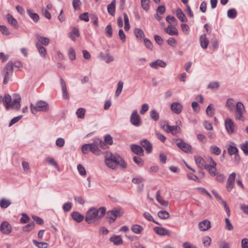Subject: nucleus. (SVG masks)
<instances>
[{
  "label": "nucleus",
  "instance_id": "1",
  "mask_svg": "<svg viewBox=\"0 0 248 248\" xmlns=\"http://www.w3.org/2000/svg\"><path fill=\"white\" fill-rule=\"evenodd\" d=\"M105 163L108 167L111 169H115L117 166L123 168L126 167V164L120 155H113L109 152H106L105 155Z\"/></svg>",
  "mask_w": 248,
  "mask_h": 248
},
{
  "label": "nucleus",
  "instance_id": "2",
  "mask_svg": "<svg viewBox=\"0 0 248 248\" xmlns=\"http://www.w3.org/2000/svg\"><path fill=\"white\" fill-rule=\"evenodd\" d=\"M106 213V209L105 207H101L98 209L94 207L91 208L87 212L85 221L88 224L93 223L95 220L100 219L102 218Z\"/></svg>",
  "mask_w": 248,
  "mask_h": 248
},
{
  "label": "nucleus",
  "instance_id": "3",
  "mask_svg": "<svg viewBox=\"0 0 248 248\" xmlns=\"http://www.w3.org/2000/svg\"><path fill=\"white\" fill-rule=\"evenodd\" d=\"M15 98L13 101H12L11 96L6 94L5 95L4 98V106L6 109L11 108L16 110H19L20 108V96L18 94H15L14 96Z\"/></svg>",
  "mask_w": 248,
  "mask_h": 248
},
{
  "label": "nucleus",
  "instance_id": "4",
  "mask_svg": "<svg viewBox=\"0 0 248 248\" xmlns=\"http://www.w3.org/2000/svg\"><path fill=\"white\" fill-rule=\"evenodd\" d=\"M14 63L12 61L9 62L4 67L1 72L4 78L3 84H7L13 73Z\"/></svg>",
  "mask_w": 248,
  "mask_h": 248
},
{
  "label": "nucleus",
  "instance_id": "5",
  "mask_svg": "<svg viewBox=\"0 0 248 248\" xmlns=\"http://www.w3.org/2000/svg\"><path fill=\"white\" fill-rule=\"evenodd\" d=\"M246 112L245 108L241 102H238L234 109L235 118L237 120L244 122L245 120L244 114Z\"/></svg>",
  "mask_w": 248,
  "mask_h": 248
},
{
  "label": "nucleus",
  "instance_id": "6",
  "mask_svg": "<svg viewBox=\"0 0 248 248\" xmlns=\"http://www.w3.org/2000/svg\"><path fill=\"white\" fill-rule=\"evenodd\" d=\"M31 112L35 114L37 111H46L48 109V104L43 100L38 101L34 106L32 104L30 106Z\"/></svg>",
  "mask_w": 248,
  "mask_h": 248
},
{
  "label": "nucleus",
  "instance_id": "7",
  "mask_svg": "<svg viewBox=\"0 0 248 248\" xmlns=\"http://www.w3.org/2000/svg\"><path fill=\"white\" fill-rule=\"evenodd\" d=\"M123 214L124 211L122 209L114 208L107 212V217L114 222L117 217H121Z\"/></svg>",
  "mask_w": 248,
  "mask_h": 248
},
{
  "label": "nucleus",
  "instance_id": "8",
  "mask_svg": "<svg viewBox=\"0 0 248 248\" xmlns=\"http://www.w3.org/2000/svg\"><path fill=\"white\" fill-rule=\"evenodd\" d=\"M208 161L209 164L205 165L204 169L208 171V172L213 176H215L217 172L216 166L217 163L211 157H208Z\"/></svg>",
  "mask_w": 248,
  "mask_h": 248
},
{
  "label": "nucleus",
  "instance_id": "9",
  "mask_svg": "<svg viewBox=\"0 0 248 248\" xmlns=\"http://www.w3.org/2000/svg\"><path fill=\"white\" fill-rule=\"evenodd\" d=\"M130 122L135 126H139L141 124V120L140 116L138 114L137 110H134L130 116Z\"/></svg>",
  "mask_w": 248,
  "mask_h": 248
},
{
  "label": "nucleus",
  "instance_id": "10",
  "mask_svg": "<svg viewBox=\"0 0 248 248\" xmlns=\"http://www.w3.org/2000/svg\"><path fill=\"white\" fill-rule=\"evenodd\" d=\"M236 173L235 172H232L229 176L226 186V189L228 191H231L233 188Z\"/></svg>",
  "mask_w": 248,
  "mask_h": 248
},
{
  "label": "nucleus",
  "instance_id": "11",
  "mask_svg": "<svg viewBox=\"0 0 248 248\" xmlns=\"http://www.w3.org/2000/svg\"><path fill=\"white\" fill-rule=\"evenodd\" d=\"M177 141V146L183 151L186 153L190 152L191 151V146L189 144L185 142L184 140L181 139H178Z\"/></svg>",
  "mask_w": 248,
  "mask_h": 248
},
{
  "label": "nucleus",
  "instance_id": "12",
  "mask_svg": "<svg viewBox=\"0 0 248 248\" xmlns=\"http://www.w3.org/2000/svg\"><path fill=\"white\" fill-rule=\"evenodd\" d=\"M162 128L167 132L170 133L174 135L178 133L180 129L177 125L170 126L168 124H164Z\"/></svg>",
  "mask_w": 248,
  "mask_h": 248
},
{
  "label": "nucleus",
  "instance_id": "13",
  "mask_svg": "<svg viewBox=\"0 0 248 248\" xmlns=\"http://www.w3.org/2000/svg\"><path fill=\"white\" fill-rule=\"evenodd\" d=\"M0 232L4 234H9L12 231V227L7 221H3L0 226Z\"/></svg>",
  "mask_w": 248,
  "mask_h": 248
},
{
  "label": "nucleus",
  "instance_id": "14",
  "mask_svg": "<svg viewBox=\"0 0 248 248\" xmlns=\"http://www.w3.org/2000/svg\"><path fill=\"white\" fill-rule=\"evenodd\" d=\"M225 125L226 130L229 134L233 133L234 130V124L231 119L227 118L225 121Z\"/></svg>",
  "mask_w": 248,
  "mask_h": 248
},
{
  "label": "nucleus",
  "instance_id": "15",
  "mask_svg": "<svg viewBox=\"0 0 248 248\" xmlns=\"http://www.w3.org/2000/svg\"><path fill=\"white\" fill-rule=\"evenodd\" d=\"M183 106L179 102H173L171 105V110L176 114H179L182 111Z\"/></svg>",
  "mask_w": 248,
  "mask_h": 248
},
{
  "label": "nucleus",
  "instance_id": "16",
  "mask_svg": "<svg viewBox=\"0 0 248 248\" xmlns=\"http://www.w3.org/2000/svg\"><path fill=\"white\" fill-rule=\"evenodd\" d=\"M60 82L62 87L63 98L64 99H68L69 97V95L67 90L65 82L62 78H60Z\"/></svg>",
  "mask_w": 248,
  "mask_h": 248
},
{
  "label": "nucleus",
  "instance_id": "17",
  "mask_svg": "<svg viewBox=\"0 0 248 248\" xmlns=\"http://www.w3.org/2000/svg\"><path fill=\"white\" fill-rule=\"evenodd\" d=\"M199 228L201 231H205L211 228V223L207 220L205 219L199 223Z\"/></svg>",
  "mask_w": 248,
  "mask_h": 248
},
{
  "label": "nucleus",
  "instance_id": "18",
  "mask_svg": "<svg viewBox=\"0 0 248 248\" xmlns=\"http://www.w3.org/2000/svg\"><path fill=\"white\" fill-rule=\"evenodd\" d=\"M140 143L141 146L145 148L147 154H149L152 152V145L148 140L145 139L142 140L140 141Z\"/></svg>",
  "mask_w": 248,
  "mask_h": 248
},
{
  "label": "nucleus",
  "instance_id": "19",
  "mask_svg": "<svg viewBox=\"0 0 248 248\" xmlns=\"http://www.w3.org/2000/svg\"><path fill=\"white\" fill-rule=\"evenodd\" d=\"M166 65V63L161 60H157L156 61L150 63V66L155 69H157L159 67L165 68Z\"/></svg>",
  "mask_w": 248,
  "mask_h": 248
},
{
  "label": "nucleus",
  "instance_id": "20",
  "mask_svg": "<svg viewBox=\"0 0 248 248\" xmlns=\"http://www.w3.org/2000/svg\"><path fill=\"white\" fill-rule=\"evenodd\" d=\"M164 31L170 35H177L178 34L177 29L171 24L169 25L167 28H165Z\"/></svg>",
  "mask_w": 248,
  "mask_h": 248
},
{
  "label": "nucleus",
  "instance_id": "21",
  "mask_svg": "<svg viewBox=\"0 0 248 248\" xmlns=\"http://www.w3.org/2000/svg\"><path fill=\"white\" fill-rule=\"evenodd\" d=\"M155 232L160 235H169V231L167 229L160 227H155L154 228Z\"/></svg>",
  "mask_w": 248,
  "mask_h": 248
},
{
  "label": "nucleus",
  "instance_id": "22",
  "mask_svg": "<svg viewBox=\"0 0 248 248\" xmlns=\"http://www.w3.org/2000/svg\"><path fill=\"white\" fill-rule=\"evenodd\" d=\"M131 149L133 153L137 155H142L143 154V149L139 145L131 144Z\"/></svg>",
  "mask_w": 248,
  "mask_h": 248
},
{
  "label": "nucleus",
  "instance_id": "23",
  "mask_svg": "<svg viewBox=\"0 0 248 248\" xmlns=\"http://www.w3.org/2000/svg\"><path fill=\"white\" fill-rule=\"evenodd\" d=\"M6 19L8 22L12 25L14 28L16 29L18 28V24L17 20L10 14H8L6 15Z\"/></svg>",
  "mask_w": 248,
  "mask_h": 248
},
{
  "label": "nucleus",
  "instance_id": "24",
  "mask_svg": "<svg viewBox=\"0 0 248 248\" xmlns=\"http://www.w3.org/2000/svg\"><path fill=\"white\" fill-rule=\"evenodd\" d=\"M90 151L95 155H99L101 154V151L98 147L97 144L94 140L92 143H90Z\"/></svg>",
  "mask_w": 248,
  "mask_h": 248
},
{
  "label": "nucleus",
  "instance_id": "25",
  "mask_svg": "<svg viewBox=\"0 0 248 248\" xmlns=\"http://www.w3.org/2000/svg\"><path fill=\"white\" fill-rule=\"evenodd\" d=\"M201 46L202 48H206L209 44V40L205 34H202L200 38Z\"/></svg>",
  "mask_w": 248,
  "mask_h": 248
},
{
  "label": "nucleus",
  "instance_id": "26",
  "mask_svg": "<svg viewBox=\"0 0 248 248\" xmlns=\"http://www.w3.org/2000/svg\"><path fill=\"white\" fill-rule=\"evenodd\" d=\"M156 201L159 202L161 205L164 206H168L169 205V202L164 200L163 198L160 196V191L158 190L156 193Z\"/></svg>",
  "mask_w": 248,
  "mask_h": 248
},
{
  "label": "nucleus",
  "instance_id": "27",
  "mask_svg": "<svg viewBox=\"0 0 248 248\" xmlns=\"http://www.w3.org/2000/svg\"><path fill=\"white\" fill-rule=\"evenodd\" d=\"M71 216L73 219L77 222H81L84 218V216L80 214L78 212H73L71 213Z\"/></svg>",
  "mask_w": 248,
  "mask_h": 248
},
{
  "label": "nucleus",
  "instance_id": "28",
  "mask_svg": "<svg viewBox=\"0 0 248 248\" xmlns=\"http://www.w3.org/2000/svg\"><path fill=\"white\" fill-rule=\"evenodd\" d=\"M115 5H116V0H113L111 3L108 5L107 7V10L108 13L111 16H114L115 12Z\"/></svg>",
  "mask_w": 248,
  "mask_h": 248
},
{
  "label": "nucleus",
  "instance_id": "29",
  "mask_svg": "<svg viewBox=\"0 0 248 248\" xmlns=\"http://www.w3.org/2000/svg\"><path fill=\"white\" fill-rule=\"evenodd\" d=\"M196 163L199 168L202 169L203 167L204 168L205 161L202 157L200 156H195L194 157Z\"/></svg>",
  "mask_w": 248,
  "mask_h": 248
},
{
  "label": "nucleus",
  "instance_id": "30",
  "mask_svg": "<svg viewBox=\"0 0 248 248\" xmlns=\"http://www.w3.org/2000/svg\"><path fill=\"white\" fill-rule=\"evenodd\" d=\"M109 240L116 245L122 244L123 242V240L120 235H113L110 238Z\"/></svg>",
  "mask_w": 248,
  "mask_h": 248
},
{
  "label": "nucleus",
  "instance_id": "31",
  "mask_svg": "<svg viewBox=\"0 0 248 248\" xmlns=\"http://www.w3.org/2000/svg\"><path fill=\"white\" fill-rule=\"evenodd\" d=\"M36 46L41 56L43 58H45L46 54V48L43 46H42L41 44L39 43H36Z\"/></svg>",
  "mask_w": 248,
  "mask_h": 248
},
{
  "label": "nucleus",
  "instance_id": "32",
  "mask_svg": "<svg viewBox=\"0 0 248 248\" xmlns=\"http://www.w3.org/2000/svg\"><path fill=\"white\" fill-rule=\"evenodd\" d=\"M36 37L40 44H41L45 46H47L49 43V39L47 37H42L38 34L36 35Z\"/></svg>",
  "mask_w": 248,
  "mask_h": 248
},
{
  "label": "nucleus",
  "instance_id": "33",
  "mask_svg": "<svg viewBox=\"0 0 248 248\" xmlns=\"http://www.w3.org/2000/svg\"><path fill=\"white\" fill-rule=\"evenodd\" d=\"M11 203L10 200L2 198L0 200V207L1 208H6L11 205Z\"/></svg>",
  "mask_w": 248,
  "mask_h": 248
},
{
  "label": "nucleus",
  "instance_id": "34",
  "mask_svg": "<svg viewBox=\"0 0 248 248\" xmlns=\"http://www.w3.org/2000/svg\"><path fill=\"white\" fill-rule=\"evenodd\" d=\"M177 17L181 21L185 22H187V19L183 11L180 9H178L176 10Z\"/></svg>",
  "mask_w": 248,
  "mask_h": 248
},
{
  "label": "nucleus",
  "instance_id": "35",
  "mask_svg": "<svg viewBox=\"0 0 248 248\" xmlns=\"http://www.w3.org/2000/svg\"><path fill=\"white\" fill-rule=\"evenodd\" d=\"M131 230L132 231L137 234H140L143 231V228L140 225L138 224H134L131 226Z\"/></svg>",
  "mask_w": 248,
  "mask_h": 248
},
{
  "label": "nucleus",
  "instance_id": "36",
  "mask_svg": "<svg viewBox=\"0 0 248 248\" xmlns=\"http://www.w3.org/2000/svg\"><path fill=\"white\" fill-rule=\"evenodd\" d=\"M27 13L34 22H37L38 21L39 19V16L37 14L32 13L31 10L30 9H27Z\"/></svg>",
  "mask_w": 248,
  "mask_h": 248
},
{
  "label": "nucleus",
  "instance_id": "37",
  "mask_svg": "<svg viewBox=\"0 0 248 248\" xmlns=\"http://www.w3.org/2000/svg\"><path fill=\"white\" fill-rule=\"evenodd\" d=\"M100 57L107 63L112 62L114 60L113 57L108 54L105 56L103 53H101L100 54Z\"/></svg>",
  "mask_w": 248,
  "mask_h": 248
},
{
  "label": "nucleus",
  "instance_id": "38",
  "mask_svg": "<svg viewBox=\"0 0 248 248\" xmlns=\"http://www.w3.org/2000/svg\"><path fill=\"white\" fill-rule=\"evenodd\" d=\"M226 106L230 110H232L235 108V102L232 98H229L227 100Z\"/></svg>",
  "mask_w": 248,
  "mask_h": 248
},
{
  "label": "nucleus",
  "instance_id": "39",
  "mask_svg": "<svg viewBox=\"0 0 248 248\" xmlns=\"http://www.w3.org/2000/svg\"><path fill=\"white\" fill-rule=\"evenodd\" d=\"M219 87V83L217 81H212L210 82L207 85V88L213 90H217Z\"/></svg>",
  "mask_w": 248,
  "mask_h": 248
},
{
  "label": "nucleus",
  "instance_id": "40",
  "mask_svg": "<svg viewBox=\"0 0 248 248\" xmlns=\"http://www.w3.org/2000/svg\"><path fill=\"white\" fill-rule=\"evenodd\" d=\"M150 117L153 120L155 121H157L159 120V114L155 109L152 110L150 111Z\"/></svg>",
  "mask_w": 248,
  "mask_h": 248
},
{
  "label": "nucleus",
  "instance_id": "41",
  "mask_svg": "<svg viewBox=\"0 0 248 248\" xmlns=\"http://www.w3.org/2000/svg\"><path fill=\"white\" fill-rule=\"evenodd\" d=\"M95 140L98 148L100 147L102 149H106L108 148L107 145L102 140L100 139H96Z\"/></svg>",
  "mask_w": 248,
  "mask_h": 248
},
{
  "label": "nucleus",
  "instance_id": "42",
  "mask_svg": "<svg viewBox=\"0 0 248 248\" xmlns=\"http://www.w3.org/2000/svg\"><path fill=\"white\" fill-rule=\"evenodd\" d=\"M124 85V82L120 80L118 81L117 84V88L115 92V95L118 96L121 93Z\"/></svg>",
  "mask_w": 248,
  "mask_h": 248
},
{
  "label": "nucleus",
  "instance_id": "43",
  "mask_svg": "<svg viewBox=\"0 0 248 248\" xmlns=\"http://www.w3.org/2000/svg\"><path fill=\"white\" fill-rule=\"evenodd\" d=\"M32 242L38 248H47L48 247V244L46 242H39L36 240H33Z\"/></svg>",
  "mask_w": 248,
  "mask_h": 248
},
{
  "label": "nucleus",
  "instance_id": "44",
  "mask_svg": "<svg viewBox=\"0 0 248 248\" xmlns=\"http://www.w3.org/2000/svg\"><path fill=\"white\" fill-rule=\"evenodd\" d=\"M227 16L230 18H235L237 16L236 10L234 8L229 9L227 12Z\"/></svg>",
  "mask_w": 248,
  "mask_h": 248
},
{
  "label": "nucleus",
  "instance_id": "45",
  "mask_svg": "<svg viewBox=\"0 0 248 248\" xmlns=\"http://www.w3.org/2000/svg\"><path fill=\"white\" fill-rule=\"evenodd\" d=\"M158 216L161 219H166L169 217L170 214L167 211L165 210L160 211L158 213Z\"/></svg>",
  "mask_w": 248,
  "mask_h": 248
},
{
  "label": "nucleus",
  "instance_id": "46",
  "mask_svg": "<svg viewBox=\"0 0 248 248\" xmlns=\"http://www.w3.org/2000/svg\"><path fill=\"white\" fill-rule=\"evenodd\" d=\"M228 151L229 155H232L237 154L238 152V150L235 146L229 145V146L228 148Z\"/></svg>",
  "mask_w": 248,
  "mask_h": 248
},
{
  "label": "nucleus",
  "instance_id": "47",
  "mask_svg": "<svg viewBox=\"0 0 248 248\" xmlns=\"http://www.w3.org/2000/svg\"><path fill=\"white\" fill-rule=\"evenodd\" d=\"M134 33L138 38L141 39L144 37V32L140 29L136 28L134 30Z\"/></svg>",
  "mask_w": 248,
  "mask_h": 248
},
{
  "label": "nucleus",
  "instance_id": "48",
  "mask_svg": "<svg viewBox=\"0 0 248 248\" xmlns=\"http://www.w3.org/2000/svg\"><path fill=\"white\" fill-rule=\"evenodd\" d=\"M35 226L34 222H31L23 227V231L24 232H29L32 230Z\"/></svg>",
  "mask_w": 248,
  "mask_h": 248
},
{
  "label": "nucleus",
  "instance_id": "49",
  "mask_svg": "<svg viewBox=\"0 0 248 248\" xmlns=\"http://www.w3.org/2000/svg\"><path fill=\"white\" fill-rule=\"evenodd\" d=\"M123 16L125 24L124 29L126 31H128L130 29V24L129 22L128 17L127 14L125 13H123Z\"/></svg>",
  "mask_w": 248,
  "mask_h": 248
},
{
  "label": "nucleus",
  "instance_id": "50",
  "mask_svg": "<svg viewBox=\"0 0 248 248\" xmlns=\"http://www.w3.org/2000/svg\"><path fill=\"white\" fill-rule=\"evenodd\" d=\"M210 149L211 153L216 155H218L221 153L220 149L217 146H211Z\"/></svg>",
  "mask_w": 248,
  "mask_h": 248
},
{
  "label": "nucleus",
  "instance_id": "51",
  "mask_svg": "<svg viewBox=\"0 0 248 248\" xmlns=\"http://www.w3.org/2000/svg\"><path fill=\"white\" fill-rule=\"evenodd\" d=\"M150 0H141V5L143 10L148 11L149 7Z\"/></svg>",
  "mask_w": 248,
  "mask_h": 248
},
{
  "label": "nucleus",
  "instance_id": "52",
  "mask_svg": "<svg viewBox=\"0 0 248 248\" xmlns=\"http://www.w3.org/2000/svg\"><path fill=\"white\" fill-rule=\"evenodd\" d=\"M225 228L228 231H232L233 229L232 225L230 222V221L228 218H225Z\"/></svg>",
  "mask_w": 248,
  "mask_h": 248
},
{
  "label": "nucleus",
  "instance_id": "53",
  "mask_svg": "<svg viewBox=\"0 0 248 248\" xmlns=\"http://www.w3.org/2000/svg\"><path fill=\"white\" fill-rule=\"evenodd\" d=\"M219 202L223 206L225 210H226L228 216L229 217L230 216V210L229 206L227 204L226 202L223 199L220 201Z\"/></svg>",
  "mask_w": 248,
  "mask_h": 248
},
{
  "label": "nucleus",
  "instance_id": "54",
  "mask_svg": "<svg viewBox=\"0 0 248 248\" xmlns=\"http://www.w3.org/2000/svg\"><path fill=\"white\" fill-rule=\"evenodd\" d=\"M105 34L108 37H111L112 35V29L111 25H108L105 29Z\"/></svg>",
  "mask_w": 248,
  "mask_h": 248
},
{
  "label": "nucleus",
  "instance_id": "55",
  "mask_svg": "<svg viewBox=\"0 0 248 248\" xmlns=\"http://www.w3.org/2000/svg\"><path fill=\"white\" fill-rule=\"evenodd\" d=\"M202 242L205 247H208L210 245L211 239L208 236H204L202 238Z\"/></svg>",
  "mask_w": 248,
  "mask_h": 248
},
{
  "label": "nucleus",
  "instance_id": "56",
  "mask_svg": "<svg viewBox=\"0 0 248 248\" xmlns=\"http://www.w3.org/2000/svg\"><path fill=\"white\" fill-rule=\"evenodd\" d=\"M143 217L148 220L152 221L154 223H155L156 224H159L157 222H156L155 220H154L153 217L152 215L149 213V212H144L143 214Z\"/></svg>",
  "mask_w": 248,
  "mask_h": 248
},
{
  "label": "nucleus",
  "instance_id": "57",
  "mask_svg": "<svg viewBox=\"0 0 248 248\" xmlns=\"http://www.w3.org/2000/svg\"><path fill=\"white\" fill-rule=\"evenodd\" d=\"M144 44H145V46L146 47V48H147L148 49H149L151 50H152L153 49V44H152L151 41L149 39H148L147 38H144Z\"/></svg>",
  "mask_w": 248,
  "mask_h": 248
},
{
  "label": "nucleus",
  "instance_id": "58",
  "mask_svg": "<svg viewBox=\"0 0 248 248\" xmlns=\"http://www.w3.org/2000/svg\"><path fill=\"white\" fill-rule=\"evenodd\" d=\"M85 110L83 108H79L76 112L78 117L79 118L83 119L84 118Z\"/></svg>",
  "mask_w": 248,
  "mask_h": 248
},
{
  "label": "nucleus",
  "instance_id": "59",
  "mask_svg": "<svg viewBox=\"0 0 248 248\" xmlns=\"http://www.w3.org/2000/svg\"><path fill=\"white\" fill-rule=\"evenodd\" d=\"M104 142L106 144L111 145L113 144L112 137L110 135H107L104 138Z\"/></svg>",
  "mask_w": 248,
  "mask_h": 248
},
{
  "label": "nucleus",
  "instance_id": "60",
  "mask_svg": "<svg viewBox=\"0 0 248 248\" xmlns=\"http://www.w3.org/2000/svg\"><path fill=\"white\" fill-rule=\"evenodd\" d=\"M0 31L3 35H9L10 34L8 28L4 25H0Z\"/></svg>",
  "mask_w": 248,
  "mask_h": 248
},
{
  "label": "nucleus",
  "instance_id": "61",
  "mask_svg": "<svg viewBox=\"0 0 248 248\" xmlns=\"http://www.w3.org/2000/svg\"><path fill=\"white\" fill-rule=\"evenodd\" d=\"M72 207V203L70 202L65 203L62 206V209L64 212H69Z\"/></svg>",
  "mask_w": 248,
  "mask_h": 248
},
{
  "label": "nucleus",
  "instance_id": "62",
  "mask_svg": "<svg viewBox=\"0 0 248 248\" xmlns=\"http://www.w3.org/2000/svg\"><path fill=\"white\" fill-rule=\"evenodd\" d=\"M207 114L210 117H212L214 115V109L211 104L209 105L206 109Z\"/></svg>",
  "mask_w": 248,
  "mask_h": 248
},
{
  "label": "nucleus",
  "instance_id": "63",
  "mask_svg": "<svg viewBox=\"0 0 248 248\" xmlns=\"http://www.w3.org/2000/svg\"><path fill=\"white\" fill-rule=\"evenodd\" d=\"M154 39L156 43L159 46H162L163 44V39L160 36L158 35H155Z\"/></svg>",
  "mask_w": 248,
  "mask_h": 248
},
{
  "label": "nucleus",
  "instance_id": "64",
  "mask_svg": "<svg viewBox=\"0 0 248 248\" xmlns=\"http://www.w3.org/2000/svg\"><path fill=\"white\" fill-rule=\"evenodd\" d=\"M241 149L245 155H248V141H246L245 143L241 145Z\"/></svg>",
  "mask_w": 248,
  "mask_h": 248
}]
</instances>
